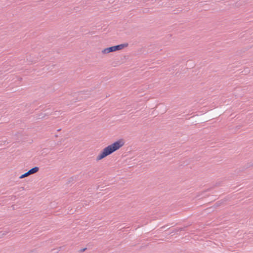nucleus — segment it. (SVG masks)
I'll return each instance as SVG.
<instances>
[{
  "instance_id": "obj_2",
  "label": "nucleus",
  "mask_w": 253,
  "mask_h": 253,
  "mask_svg": "<svg viewBox=\"0 0 253 253\" xmlns=\"http://www.w3.org/2000/svg\"><path fill=\"white\" fill-rule=\"evenodd\" d=\"M128 46V43H123L117 45H114L113 46H111L109 47L106 48L104 49L102 51V53L103 54H107L110 52H114L116 51H118L121 49H122L123 48L127 47Z\"/></svg>"
},
{
  "instance_id": "obj_7",
  "label": "nucleus",
  "mask_w": 253,
  "mask_h": 253,
  "mask_svg": "<svg viewBox=\"0 0 253 253\" xmlns=\"http://www.w3.org/2000/svg\"><path fill=\"white\" fill-rule=\"evenodd\" d=\"M86 249V248H84V249H82L80 250V252H83L84 251H85V250Z\"/></svg>"
},
{
  "instance_id": "obj_1",
  "label": "nucleus",
  "mask_w": 253,
  "mask_h": 253,
  "mask_svg": "<svg viewBox=\"0 0 253 253\" xmlns=\"http://www.w3.org/2000/svg\"><path fill=\"white\" fill-rule=\"evenodd\" d=\"M125 144L123 139H121L108 145L102 150L99 155L96 157V160L99 161L106 156L112 154L113 152L119 149Z\"/></svg>"
},
{
  "instance_id": "obj_3",
  "label": "nucleus",
  "mask_w": 253,
  "mask_h": 253,
  "mask_svg": "<svg viewBox=\"0 0 253 253\" xmlns=\"http://www.w3.org/2000/svg\"><path fill=\"white\" fill-rule=\"evenodd\" d=\"M39 167H35L29 170L27 172H28L29 175H30L31 174L36 173L37 172H38L39 171Z\"/></svg>"
},
{
  "instance_id": "obj_11",
  "label": "nucleus",
  "mask_w": 253,
  "mask_h": 253,
  "mask_svg": "<svg viewBox=\"0 0 253 253\" xmlns=\"http://www.w3.org/2000/svg\"><path fill=\"white\" fill-rule=\"evenodd\" d=\"M152 1H154V0H152ZM154 1H156V0H154Z\"/></svg>"
},
{
  "instance_id": "obj_8",
  "label": "nucleus",
  "mask_w": 253,
  "mask_h": 253,
  "mask_svg": "<svg viewBox=\"0 0 253 253\" xmlns=\"http://www.w3.org/2000/svg\"><path fill=\"white\" fill-rule=\"evenodd\" d=\"M182 230H184V228H179L177 231H182Z\"/></svg>"
},
{
  "instance_id": "obj_9",
  "label": "nucleus",
  "mask_w": 253,
  "mask_h": 253,
  "mask_svg": "<svg viewBox=\"0 0 253 253\" xmlns=\"http://www.w3.org/2000/svg\"><path fill=\"white\" fill-rule=\"evenodd\" d=\"M60 130H61V129H59L57 130L58 131H60Z\"/></svg>"
},
{
  "instance_id": "obj_5",
  "label": "nucleus",
  "mask_w": 253,
  "mask_h": 253,
  "mask_svg": "<svg viewBox=\"0 0 253 253\" xmlns=\"http://www.w3.org/2000/svg\"><path fill=\"white\" fill-rule=\"evenodd\" d=\"M29 175L28 172H26L25 173L22 174L21 176H20L19 178L20 179H22V178H24L25 177H27V176H28Z\"/></svg>"
},
{
  "instance_id": "obj_4",
  "label": "nucleus",
  "mask_w": 253,
  "mask_h": 253,
  "mask_svg": "<svg viewBox=\"0 0 253 253\" xmlns=\"http://www.w3.org/2000/svg\"><path fill=\"white\" fill-rule=\"evenodd\" d=\"M27 61L28 62L29 64L35 63L37 61V60L35 59L34 60H32L30 58H27Z\"/></svg>"
},
{
  "instance_id": "obj_10",
  "label": "nucleus",
  "mask_w": 253,
  "mask_h": 253,
  "mask_svg": "<svg viewBox=\"0 0 253 253\" xmlns=\"http://www.w3.org/2000/svg\"><path fill=\"white\" fill-rule=\"evenodd\" d=\"M56 112H57L56 111V112H54V114H55V115H56Z\"/></svg>"
},
{
  "instance_id": "obj_6",
  "label": "nucleus",
  "mask_w": 253,
  "mask_h": 253,
  "mask_svg": "<svg viewBox=\"0 0 253 253\" xmlns=\"http://www.w3.org/2000/svg\"><path fill=\"white\" fill-rule=\"evenodd\" d=\"M7 232H0V237H1V236H3V235H5L7 234Z\"/></svg>"
}]
</instances>
